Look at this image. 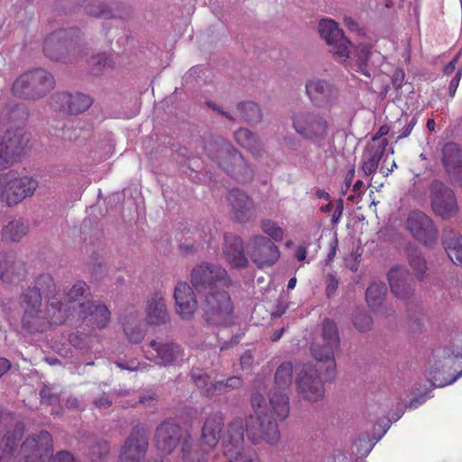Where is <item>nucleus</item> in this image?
I'll return each instance as SVG.
<instances>
[{"label":"nucleus","mask_w":462,"mask_h":462,"mask_svg":"<svg viewBox=\"0 0 462 462\" xmlns=\"http://www.w3.org/2000/svg\"><path fill=\"white\" fill-rule=\"evenodd\" d=\"M409 271L402 266L393 267L388 273V282L392 292L399 299L408 300L413 296Z\"/></svg>","instance_id":"obj_31"},{"label":"nucleus","mask_w":462,"mask_h":462,"mask_svg":"<svg viewBox=\"0 0 462 462\" xmlns=\"http://www.w3.org/2000/svg\"><path fill=\"white\" fill-rule=\"evenodd\" d=\"M340 338L337 326L330 319H325L321 325L319 336L314 338L310 350L317 364L304 365L297 374L295 384L298 393L301 398L310 402H318L325 394V387L321 379L320 371L322 363L326 365V379L334 374L336 368L335 350L339 346Z\"/></svg>","instance_id":"obj_1"},{"label":"nucleus","mask_w":462,"mask_h":462,"mask_svg":"<svg viewBox=\"0 0 462 462\" xmlns=\"http://www.w3.org/2000/svg\"><path fill=\"white\" fill-rule=\"evenodd\" d=\"M190 377L196 386L199 389L200 393L206 397H211L208 394L207 391L210 390L211 383H209V376L207 373L199 368H193L190 372Z\"/></svg>","instance_id":"obj_47"},{"label":"nucleus","mask_w":462,"mask_h":462,"mask_svg":"<svg viewBox=\"0 0 462 462\" xmlns=\"http://www.w3.org/2000/svg\"><path fill=\"white\" fill-rule=\"evenodd\" d=\"M406 228L416 241L426 247L430 248L437 243V226L432 218L423 211H411L406 219Z\"/></svg>","instance_id":"obj_12"},{"label":"nucleus","mask_w":462,"mask_h":462,"mask_svg":"<svg viewBox=\"0 0 462 462\" xmlns=\"http://www.w3.org/2000/svg\"><path fill=\"white\" fill-rule=\"evenodd\" d=\"M182 454L185 462H207L204 452L193 450L190 439H185L182 443Z\"/></svg>","instance_id":"obj_49"},{"label":"nucleus","mask_w":462,"mask_h":462,"mask_svg":"<svg viewBox=\"0 0 462 462\" xmlns=\"http://www.w3.org/2000/svg\"><path fill=\"white\" fill-rule=\"evenodd\" d=\"M452 236H445L443 245L449 259L456 265H462V236L453 234Z\"/></svg>","instance_id":"obj_37"},{"label":"nucleus","mask_w":462,"mask_h":462,"mask_svg":"<svg viewBox=\"0 0 462 462\" xmlns=\"http://www.w3.org/2000/svg\"><path fill=\"white\" fill-rule=\"evenodd\" d=\"M84 43L78 28L59 29L48 35L43 42L45 55L54 61L72 62L83 52Z\"/></svg>","instance_id":"obj_3"},{"label":"nucleus","mask_w":462,"mask_h":462,"mask_svg":"<svg viewBox=\"0 0 462 462\" xmlns=\"http://www.w3.org/2000/svg\"><path fill=\"white\" fill-rule=\"evenodd\" d=\"M0 199L7 204L6 173L0 174Z\"/></svg>","instance_id":"obj_56"},{"label":"nucleus","mask_w":462,"mask_h":462,"mask_svg":"<svg viewBox=\"0 0 462 462\" xmlns=\"http://www.w3.org/2000/svg\"><path fill=\"white\" fill-rule=\"evenodd\" d=\"M337 287H338V281H337V277L334 274L329 273L326 280V294H327L328 298H330L331 296H333L335 294V292L337 290Z\"/></svg>","instance_id":"obj_54"},{"label":"nucleus","mask_w":462,"mask_h":462,"mask_svg":"<svg viewBox=\"0 0 462 462\" xmlns=\"http://www.w3.org/2000/svg\"><path fill=\"white\" fill-rule=\"evenodd\" d=\"M390 132V127L387 125H383L379 127L376 134L373 136L372 140L373 142H375L376 140L381 139L382 137L388 134Z\"/></svg>","instance_id":"obj_62"},{"label":"nucleus","mask_w":462,"mask_h":462,"mask_svg":"<svg viewBox=\"0 0 462 462\" xmlns=\"http://www.w3.org/2000/svg\"><path fill=\"white\" fill-rule=\"evenodd\" d=\"M247 253L259 269L273 266L281 256L278 246L269 237L263 236H254L249 239Z\"/></svg>","instance_id":"obj_13"},{"label":"nucleus","mask_w":462,"mask_h":462,"mask_svg":"<svg viewBox=\"0 0 462 462\" xmlns=\"http://www.w3.org/2000/svg\"><path fill=\"white\" fill-rule=\"evenodd\" d=\"M145 357L160 365H171L182 358L183 349L171 340L152 339L143 347Z\"/></svg>","instance_id":"obj_16"},{"label":"nucleus","mask_w":462,"mask_h":462,"mask_svg":"<svg viewBox=\"0 0 462 462\" xmlns=\"http://www.w3.org/2000/svg\"><path fill=\"white\" fill-rule=\"evenodd\" d=\"M387 146H388V140L386 138H383L381 140L378 147H376V148L372 147L370 150L375 153L380 154V156L383 157Z\"/></svg>","instance_id":"obj_63"},{"label":"nucleus","mask_w":462,"mask_h":462,"mask_svg":"<svg viewBox=\"0 0 462 462\" xmlns=\"http://www.w3.org/2000/svg\"><path fill=\"white\" fill-rule=\"evenodd\" d=\"M124 331L129 342L133 344L141 342L145 336V331L141 328L140 324L136 322L135 318H131L124 321Z\"/></svg>","instance_id":"obj_45"},{"label":"nucleus","mask_w":462,"mask_h":462,"mask_svg":"<svg viewBox=\"0 0 462 462\" xmlns=\"http://www.w3.org/2000/svg\"><path fill=\"white\" fill-rule=\"evenodd\" d=\"M462 77V68L457 69L456 72L455 77L451 79L449 86H448V93L451 97H453L456 94L457 88L459 85V81Z\"/></svg>","instance_id":"obj_55"},{"label":"nucleus","mask_w":462,"mask_h":462,"mask_svg":"<svg viewBox=\"0 0 462 462\" xmlns=\"http://www.w3.org/2000/svg\"><path fill=\"white\" fill-rule=\"evenodd\" d=\"M293 365L291 362L282 363L274 374V385L269 393V403L273 412L280 420L290 414L289 391L292 383Z\"/></svg>","instance_id":"obj_7"},{"label":"nucleus","mask_w":462,"mask_h":462,"mask_svg":"<svg viewBox=\"0 0 462 462\" xmlns=\"http://www.w3.org/2000/svg\"><path fill=\"white\" fill-rule=\"evenodd\" d=\"M91 14H94L97 18H114V17H119L122 18L121 14H114L111 9H100L98 12H93L90 11Z\"/></svg>","instance_id":"obj_57"},{"label":"nucleus","mask_w":462,"mask_h":462,"mask_svg":"<svg viewBox=\"0 0 462 462\" xmlns=\"http://www.w3.org/2000/svg\"><path fill=\"white\" fill-rule=\"evenodd\" d=\"M85 310L87 317H79V319L97 328H103L108 324L110 311L106 305L88 301Z\"/></svg>","instance_id":"obj_34"},{"label":"nucleus","mask_w":462,"mask_h":462,"mask_svg":"<svg viewBox=\"0 0 462 462\" xmlns=\"http://www.w3.org/2000/svg\"><path fill=\"white\" fill-rule=\"evenodd\" d=\"M41 398L43 402H45L48 404H52L56 402L57 397L51 393H49L47 390H42L40 392Z\"/></svg>","instance_id":"obj_60"},{"label":"nucleus","mask_w":462,"mask_h":462,"mask_svg":"<svg viewBox=\"0 0 462 462\" xmlns=\"http://www.w3.org/2000/svg\"><path fill=\"white\" fill-rule=\"evenodd\" d=\"M190 282L199 293H208L227 288L230 284V278L222 266L201 263L192 269Z\"/></svg>","instance_id":"obj_9"},{"label":"nucleus","mask_w":462,"mask_h":462,"mask_svg":"<svg viewBox=\"0 0 462 462\" xmlns=\"http://www.w3.org/2000/svg\"><path fill=\"white\" fill-rule=\"evenodd\" d=\"M54 295L60 300L62 310H66V319L75 314L78 317H87L85 307L88 301L87 299L89 295V287L85 282L79 281L74 283L62 297L57 293Z\"/></svg>","instance_id":"obj_19"},{"label":"nucleus","mask_w":462,"mask_h":462,"mask_svg":"<svg viewBox=\"0 0 462 462\" xmlns=\"http://www.w3.org/2000/svg\"><path fill=\"white\" fill-rule=\"evenodd\" d=\"M247 419L235 418L227 427V439L223 443L224 462H235L241 455L245 432L247 431Z\"/></svg>","instance_id":"obj_20"},{"label":"nucleus","mask_w":462,"mask_h":462,"mask_svg":"<svg viewBox=\"0 0 462 462\" xmlns=\"http://www.w3.org/2000/svg\"><path fill=\"white\" fill-rule=\"evenodd\" d=\"M174 299L178 315L183 319H191L198 307L192 288L187 282H178L174 290Z\"/></svg>","instance_id":"obj_30"},{"label":"nucleus","mask_w":462,"mask_h":462,"mask_svg":"<svg viewBox=\"0 0 462 462\" xmlns=\"http://www.w3.org/2000/svg\"><path fill=\"white\" fill-rule=\"evenodd\" d=\"M7 180V206L13 207L22 202L26 198L33 196L39 182L28 175L21 176L17 171L6 172Z\"/></svg>","instance_id":"obj_17"},{"label":"nucleus","mask_w":462,"mask_h":462,"mask_svg":"<svg viewBox=\"0 0 462 462\" xmlns=\"http://www.w3.org/2000/svg\"><path fill=\"white\" fill-rule=\"evenodd\" d=\"M224 427V414L221 411L209 413L201 429L200 442L205 448H194L206 456L218 443Z\"/></svg>","instance_id":"obj_24"},{"label":"nucleus","mask_w":462,"mask_h":462,"mask_svg":"<svg viewBox=\"0 0 462 462\" xmlns=\"http://www.w3.org/2000/svg\"><path fill=\"white\" fill-rule=\"evenodd\" d=\"M236 142L245 150L249 151L253 156L262 155V143L258 136L246 128H240L235 132Z\"/></svg>","instance_id":"obj_36"},{"label":"nucleus","mask_w":462,"mask_h":462,"mask_svg":"<svg viewBox=\"0 0 462 462\" xmlns=\"http://www.w3.org/2000/svg\"><path fill=\"white\" fill-rule=\"evenodd\" d=\"M55 85L53 76L48 71L36 69L21 75L12 86L14 97L24 99H38L47 95Z\"/></svg>","instance_id":"obj_6"},{"label":"nucleus","mask_w":462,"mask_h":462,"mask_svg":"<svg viewBox=\"0 0 462 462\" xmlns=\"http://www.w3.org/2000/svg\"><path fill=\"white\" fill-rule=\"evenodd\" d=\"M19 307V331L23 334L43 333L52 325H60L66 321V310H62L56 295L48 299L47 307L44 308L38 292L23 290L20 295Z\"/></svg>","instance_id":"obj_2"},{"label":"nucleus","mask_w":462,"mask_h":462,"mask_svg":"<svg viewBox=\"0 0 462 462\" xmlns=\"http://www.w3.org/2000/svg\"><path fill=\"white\" fill-rule=\"evenodd\" d=\"M252 406L256 416L247 418L248 438L257 444L262 440L274 444L280 439L278 424L272 417L263 411L265 399L261 393H254L251 398Z\"/></svg>","instance_id":"obj_5"},{"label":"nucleus","mask_w":462,"mask_h":462,"mask_svg":"<svg viewBox=\"0 0 462 462\" xmlns=\"http://www.w3.org/2000/svg\"><path fill=\"white\" fill-rule=\"evenodd\" d=\"M319 32L327 44L329 51L338 58L347 59L351 42L345 37L343 31L332 19H322L319 24Z\"/></svg>","instance_id":"obj_18"},{"label":"nucleus","mask_w":462,"mask_h":462,"mask_svg":"<svg viewBox=\"0 0 462 462\" xmlns=\"http://www.w3.org/2000/svg\"><path fill=\"white\" fill-rule=\"evenodd\" d=\"M387 293V287L382 282H374L370 284L365 291V300L368 306L377 310L383 304Z\"/></svg>","instance_id":"obj_38"},{"label":"nucleus","mask_w":462,"mask_h":462,"mask_svg":"<svg viewBox=\"0 0 462 462\" xmlns=\"http://www.w3.org/2000/svg\"><path fill=\"white\" fill-rule=\"evenodd\" d=\"M262 231L270 236V239L274 241H282L283 239L284 232L277 223L270 219H263L261 222Z\"/></svg>","instance_id":"obj_50"},{"label":"nucleus","mask_w":462,"mask_h":462,"mask_svg":"<svg viewBox=\"0 0 462 462\" xmlns=\"http://www.w3.org/2000/svg\"><path fill=\"white\" fill-rule=\"evenodd\" d=\"M353 324L359 332H366L373 326V319L365 311L357 310L353 316Z\"/></svg>","instance_id":"obj_51"},{"label":"nucleus","mask_w":462,"mask_h":462,"mask_svg":"<svg viewBox=\"0 0 462 462\" xmlns=\"http://www.w3.org/2000/svg\"><path fill=\"white\" fill-rule=\"evenodd\" d=\"M23 135L17 131L7 130L0 138V171L12 164L24 147Z\"/></svg>","instance_id":"obj_27"},{"label":"nucleus","mask_w":462,"mask_h":462,"mask_svg":"<svg viewBox=\"0 0 462 462\" xmlns=\"http://www.w3.org/2000/svg\"><path fill=\"white\" fill-rule=\"evenodd\" d=\"M442 164L446 172L455 180H462V148L449 142L442 148Z\"/></svg>","instance_id":"obj_32"},{"label":"nucleus","mask_w":462,"mask_h":462,"mask_svg":"<svg viewBox=\"0 0 462 462\" xmlns=\"http://www.w3.org/2000/svg\"><path fill=\"white\" fill-rule=\"evenodd\" d=\"M240 341V336H233L230 341H225L220 345V351L226 350L236 345H237Z\"/></svg>","instance_id":"obj_59"},{"label":"nucleus","mask_w":462,"mask_h":462,"mask_svg":"<svg viewBox=\"0 0 462 462\" xmlns=\"http://www.w3.org/2000/svg\"><path fill=\"white\" fill-rule=\"evenodd\" d=\"M242 385L243 380L241 377L231 376L226 381H216L211 383V388L207 391V393L211 394V397L215 395H224L233 390L239 389Z\"/></svg>","instance_id":"obj_39"},{"label":"nucleus","mask_w":462,"mask_h":462,"mask_svg":"<svg viewBox=\"0 0 462 462\" xmlns=\"http://www.w3.org/2000/svg\"><path fill=\"white\" fill-rule=\"evenodd\" d=\"M382 157L380 154L369 150L367 157L363 161L362 171L366 176L374 173L378 168Z\"/></svg>","instance_id":"obj_52"},{"label":"nucleus","mask_w":462,"mask_h":462,"mask_svg":"<svg viewBox=\"0 0 462 462\" xmlns=\"http://www.w3.org/2000/svg\"><path fill=\"white\" fill-rule=\"evenodd\" d=\"M111 404H112L111 401L107 397H105V396L100 397L99 399H97L95 402V405L98 409H107L111 406Z\"/></svg>","instance_id":"obj_64"},{"label":"nucleus","mask_w":462,"mask_h":462,"mask_svg":"<svg viewBox=\"0 0 462 462\" xmlns=\"http://www.w3.org/2000/svg\"><path fill=\"white\" fill-rule=\"evenodd\" d=\"M418 123V115H414L412 117L409 118V116H402L400 117L396 123L394 127H398L397 131H393V135H396V142L401 139L408 137L414 126Z\"/></svg>","instance_id":"obj_44"},{"label":"nucleus","mask_w":462,"mask_h":462,"mask_svg":"<svg viewBox=\"0 0 462 462\" xmlns=\"http://www.w3.org/2000/svg\"><path fill=\"white\" fill-rule=\"evenodd\" d=\"M92 103V98L88 95L61 92L52 95L51 105L56 109L67 111L71 115H79L87 111Z\"/></svg>","instance_id":"obj_26"},{"label":"nucleus","mask_w":462,"mask_h":462,"mask_svg":"<svg viewBox=\"0 0 462 462\" xmlns=\"http://www.w3.org/2000/svg\"><path fill=\"white\" fill-rule=\"evenodd\" d=\"M183 437L182 428L171 420H164L155 430V445L166 454L171 453Z\"/></svg>","instance_id":"obj_29"},{"label":"nucleus","mask_w":462,"mask_h":462,"mask_svg":"<svg viewBox=\"0 0 462 462\" xmlns=\"http://www.w3.org/2000/svg\"><path fill=\"white\" fill-rule=\"evenodd\" d=\"M237 111L242 119L248 124H257L263 117L259 106L251 101L239 103Z\"/></svg>","instance_id":"obj_41"},{"label":"nucleus","mask_w":462,"mask_h":462,"mask_svg":"<svg viewBox=\"0 0 462 462\" xmlns=\"http://www.w3.org/2000/svg\"><path fill=\"white\" fill-rule=\"evenodd\" d=\"M226 199L235 221L245 224L255 217V203L245 192L238 189H231Z\"/></svg>","instance_id":"obj_22"},{"label":"nucleus","mask_w":462,"mask_h":462,"mask_svg":"<svg viewBox=\"0 0 462 462\" xmlns=\"http://www.w3.org/2000/svg\"><path fill=\"white\" fill-rule=\"evenodd\" d=\"M23 434V427L17 424L12 433H7L0 441V462H9L14 448Z\"/></svg>","instance_id":"obj_35"},{"label":"nucleus","mask_w":462,"mask_h":462,"mask_svg":"<svg viewBox=\"0 0 462 462\" xmlns=\"http://www.w3.org/2000/svg\"><path fill=\"white\" fill-rule=\"evenodd\" d=\"M218 166L239 182H247L254 177L253 170L245 162L242 154L231 144H217V154L212 156Z\"/></svg>","instance_id":"obj_11"},{"label":"nucleus","mask_w":462,"mask_h":462,"mask_svg":"<svg viewBox=\"0 0 462 462\" xmlns=\"http://www.w3.org/2000/svg\"><path fill=\"white\" fill-rule=\"evenodd\" d=\"M226 262L234 269H245L249 261L245 252L244 240L235 234H226L222 247Z\"/></svg>","instance_id":"obj_28"},{"label":"nucleus","mask_w":462,"mask_h":462,"mask_svg":"<svg viewBox=\"0 0 462 462\" xmlns=\"http://www.w3.org/2000/svg\"><path fill=\"white\" fill-rule=\"evenodd\" d=\"M337 238H334L330 243H329V251L328 253V256H327V261L328 262H330L333 260V258L335 257L336 254H337Z\"/></svg>","instance_id":"obj_61"},{"label":"nucleus","mask_w":462,"mask_h":462,"mask_svg":"<svg viewBox=\"0 0 462 462\" xmlns=\"http://www.w3.org/2000/svg\"><path fill=\"white\" fill-rule=\"evenodd\" d=\"M408 262L418 280L422 281L428 270L427 261L421 252L411 249L408 254Z\"/></svg>","instance_id":"obj_42"},{"label":"nucleus","mask_w":462,"mask_h":462,"mask_svg":"<svg viewBox=\"0 0 462 462\" xmlns=\"http://www.w3.org/2000/svg\"><path fill=\"white\" fill-rule=\"evenodd\" d=\"M205 320L213 326H230L234 322V305L223 289L206 293L201 304Z\"/></svg>","instance_id":"obj_8"},{"label":"nucleus","mask_w":462,"mask_h":462,"mask_svg":"<svg viewBox=\"0 0 462 462\" xmlns=\"http://www.w3.org/2000/svg\"><path fill=\"white\" fill-rule=\"evenodd\" d=\"M55 289L56 285L52 276L47 273H42L36 278L34 285L32 287H28L26 290L35 291L42 300L43 295L47 296L49 293H52Z\"/></svg>","instance_id":"obj_43"},{"label":"nucleus","mask_w":462,"mask_h":462,"mask_svg":"<svg viewBox=\"0 0 462 462\" xmlns=\"http://www.w3.org/2000/svg\"><path fill=\"white\" fill-rule=\"evenodd\" d=\"M306 93L317 106L327 107L338 97L337 88L329 81L314 78L305 84Z\"/></svg>","instance_id":"obj_23"},{"label":"nucleus","mask_w":462,"mask_h":462,"mask_svg":"<svg viewBox=\"0 0 462 462\" xmlns=\"http://www.w3.org/2000/svg\"><path fill=\"white\" fill-rule=\"evenodd\" d=\"M146 319L151 325H163L169 321L165 298L162 292H154L147 300Z\"/></svg>","instance_id":"obj_33"},{"label":"nucleus","mask_w":462,"mask_h":462,"mask_svg":"<svg viewBox=\"0 0 462 462\" xmlns=\"http://www.w3.org/2000/svg\"><path fill=\"white\" fill-rule=\"evenodd\" d=\"M356 55H357V60H356L357 69H356V71L367 78H370L371 72H370L368 62H369V59L372 55L371 48L366 45H360L357 48Z\"/></svg>","instance_id":"obj_46"},{"label":"nucleus","mask_w":462,"mask_h":462,"mask_svg":"<svg viewBox=\"0 0 462 462\" xmlns=\"http://www.w3.org/2000/svg\"><path fill=\"white\" fill-rule=\"evenodd\" d=\"M292 127L302 138L312 142L324 140L328 133V122L319 112L303 110L291 116Z\"/></svg>","instance_id":"obj_10"},{"label":"nucleus","mask_w":462,"mask_h":462,"mask_svg":"<svg viewBox=\"0 0 462 462\" xmlns=\"http://www.w3.org/2000/svg\"><path fill=\"white\" fill-rule=\"evenodd\" d=\"M433 384L442 386L451 383L462 375V352L445 353L435 362V367L430 372Z\"/></svg>","instance_id":"obj_14"},{"label":"nucleus","mask_w":462,"mask_h":462,"mask_svg":"<svg viewBox=\"0 0 462 462\" xmlns=\"http://www.w3.org/2000/svg\"><path fill=\"white\" fill-rule=\"evenodd\" d=\"M90 67L93 74L99 75L106 69H113L114 62L108 55L99 53L91 57Z\"/></svg>","instance_id":"obj_48"},{"label":"nucleus","mask_w":462,"mask_h":462,"mask_svg":"<svg viewBox=\"0 0 462 462\" xmlns=\"http://www.w3.org/2000/svg\"><path fill=\"white\" fill-rule=\"evenodd\" d=\"M460 58V53H457L453 59L448 62V64L444 68V73L446 75H450L454 72L456 69V64L457 63Z\"/></svg>","instance_id":"obj_58"},{"label":"nucleus","mask_w":462,"mask_h":462,"mask_svg":"<svg viewBox=\"0 0 462 462\" xmlns=\"http://www.w3.org/2000/svg\"><path fill=\"white\" fill-rule=\"evenodd\" d=\"M52 446L51 435L42 430L25 439L14 462H79L69 451H60L53 456Z\"/></svg>","instance_id":"obj_4"},{"label":"nucleus","mask_w":462,"mask_h":462,"mask_svg":"<svg viewBox=\"0 0 462 462\" xmlns=\"http://www.w3.org/2000/svg\"><path fill=\"white\" fill-rule=\"evenodd\" d=\"M109 452V444L107 441H98L91 449V458L93 460L102 459Z\"/></svg>","instance_id":"obj_53"},{"label":"nucleus","mask_w":462,"mask_h":462,"mask_svg":"<svg viewBox=\"0 0 462 462\" xmlns=\"http://www.w3.org/2000/svg\"><path fill=\"white\" fill-rule=\"evenodd\" d=\"M25 264L14 252H0V280L5 283L17 284L26 277Z\"/></svg>","instance_id":"obj_25"},{"label":"nucleus","mask_w":462,"mask_h":462,"mask_svg":"<svg viewBox=\"0 0 462 462\" xmlns=\"http://www.w3.org/2000/svg\"><path fill=\"white\" fill-rule=\"evenodd\" d=\"M148 439L142 426H135L122 448L121 462H139L146 454Z\"/></svg>","instance_id":"obj_21"},{"label":"nucleus","mask_w":462,"mask_h":462,"mask_svg":"<svg viewBox=\"0 0 462 462\" xmlns=\"http://www.w3.org/2000/svg\"><path fill=\"white\" fill-rule=\"evenodd\" d=\"M27 234V226L21 220L10 221L2 229V239L9 242H18Z\"/></svg>","instance_id":"obj_40"},{"label":"nucleus","mask_w":462,"mask_h":462,"mask_svg":"<svg viewBox=\"0 0 462 462\" xmlns=\"http://www.w3.org/2000/svg\"><path fill=\"white\" fill-rule=\"evenodd\" d=\"M431 208L433 212L443 219L454 217L458 207L451 189L440 180H434L430 187Z\"/></svg>","instance_id":"obj_15"}]
</instances>
